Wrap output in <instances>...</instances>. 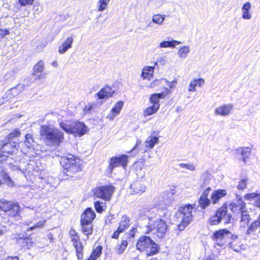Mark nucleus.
<instances>
[{
	"mask_svg": "<svg viewBox=\"0 0 260 260\" xmlns=\"http://www.w3.org/2000/svg\"><path fill=\"white\" fill-rule=\"evenodd\" d=\"M110 0H99L98 2V10L100 11H103L106 10Z\"/></svg>",
	"mask_w": 260,
	"mask_h": 260,
	"instance_id": "nucleus-49",
	"label": "nucleus"
},
{
	"mask_svg": "<svg viewBox=\"0 0 260 260\" xmlns=\"http://www.w3.org/2000/svg\"><path fill=\"white\" fill-rule=\"evenodd\" d=\"M128 156L127 155H121L117 157H112L110 159L109 168L112 171L116 167L122 166L124 168L127 163Z\"/></svg>",
	"mask_w": 260,
	"mask_h": 260,
	"instance_id": "nucleus-10",
	"label": "nucleus"
},
{
	"mask_svg": "<svg viewBox=\"0 0 260 260\" xmlns=\"http://www.w3.org/2000/svg\"><path fill=\"white\" fill-rule=\"evenodd\" d=\"M159 109L158 106L157 105H155V106H152L147 108L144 113V116H150L152 114L155 113L157 110Z\"/></svg>",
	"mask_w": 260,
	"mask_h": 260,
	"instance_id": "nucleus-47",
	"label": "nucleus"
},
{
	"mask_svg": "<svg viewBox=\"0 0 260 260\" xmlns=\"http://www.w3.org/2000/svg\"><path fill=\"white\" fill-rule=\"evenodd\" d=\"M226 195V191L223 189H217L214 191L211 196V202L213 204H217L219 201Z\"/></svg>",
	"mask_w": 260,
	"mask_h": 260,
	"instance_id": "nucleus-23",
	"label": "nucleus"
},
{
	"mask_svg": "<svg viewBox=\"0 0 260 260\" xmlns=\"http://www.w3.org/2000/svg\"><path fill=\"white\" fill-rule=\"evenodd\" d=\"M251 8V4L250 2H246L242 7V17L244 19H250L252 17V14L250 12Z\"/></svg>",
	"mask_w": 260,
	"mask_h": 260,
	"instance_id": "nucleus-27",
	"label": "nucleus"
},
{
	"mask_svg": "<svg viewBox=\"0 0 260 260\" xmlns=\"http://www.w3.org/2000/svg\"><path fill=\"white\" fill-rule=\"evenodd\" d=\"M165 19V16L160 14H155L152 16V21L158 25L162 24L163 22Z\"/></svg>",
	"mask_w": 260,
	"mask_h": 260,
	"instance_id": "nucleus-48",
	"label": "nucleus"
},
{
	"mask_svg": "<svg viewBox=\"0 0 260 260\" xmlns=\"http://www.w3.org/2000/svg\"><path fill=\"white\" fill-rule=\"evenodd\" d=\"M127 246V242L126 240H123L121 244L116 250V253L121 254L124 252Z\"/></svg>",
	"mask_w": 260,
	"mask_h": 260,
	"instance_id": "nucleus-51",
	"label": "nucleus"
},
{
	"mask_svg": "<svg viewBox=\"0 0 260 260\" xmlns=\"http://www.w3.org/2000/svg\"><path fill=\"white\" fill-rule=\"evenodd\" d=\"M149 228L150 232L158 238H163L168 230L167 223L162 218L157 219L153 223H149Z\"/></svg>",
	"mask_w": 260,
	"mask_h": 260,
	"instance_id": "nucleus-6",
	"label": "nucleus"
},
{
	"mask_svg": "<svg viewBox=\"0 0 260 260\" xmlns=\"http://www.w3.org/2000/svg\"><path fill=\"white\" fill-rule=\"evenodd\" d=\"M158 143V138L156 136H150L148 137L145 142V147L152 149L155 144Z\"/></svg>",
	"mask_w": 260,
	"mask_h": 260,
	"instance_id": "nucleus-37",
	"label": "nucleus"
},
{
	"mask_svg": "<svg viewBox=\"0 0 260 260\" xmlns=\"http://www.w3.org/2000/svg\"><path fill=\"white\" fill-rule=\"evenodd\" d=\"M168 214V211L165 205L159 204L158 205V211L157 212V216L158 218H165Z\"/></svg>",
	"mask_w": 260,
	"mask_h": 260,
	"instance_id": "nucleus-43",
	"label": "nucleus"
},
{
	"mask_svg": "<svg viewBox=\"0 0 260 260\" xmlns=\"http://www.w3.org/2000/svg\"><path fill=\"white\" fill-rule=\"evenodd\" d=\"M216 213L221 221H223L225 224L231 222L232 215L231 213H228L226 206H222L219 208Z\"/></svg>",
	"mask_w": 260,
	"mask_h": 260,
	"instance_id": "nucleus-15",
	"label": "nucleus"
},
{
	"mask_svg": "<svg viewBox=\"0 0 260 260\" xmlns=\"http://www.w3.org/2000/svg\"><path fill=\"white\" fill-rule=\"evenodd\" d=\"M10 34L9 30L8 29H1L0 28V41L6 36Z\"/></svg>",
	"mask_w": 260,
	"mask_h": 260,
	"instance_id": "nucleus-56",
	"label": "nucleus"
},
{
	"mask_svg": "<svg viewBox=\"0 0 260 260\" xmlns=\"http://www.w3.org/2000/svg\"><path fill=\"white\" fill-rule=\"evenodd\" d=\"M24 88L25 86L23 84H18L15 87L10 89L7 92V94H12L13 96H15L24 90Z\"/></svg>",
	"mask_w": 260,
	"mask_h": 260,
	"instance_id": "nucleus-39",
	"label": "nucleus"
},
{
	"mask_svg": "<svg viewBox=\"0 0 260 260\" xmlns=\"http://www.w3.org/2000/svg\"><path fill=\"white\" fill-rule=\"evenodd\" d=\"M41 137L50 145L59 146L64 140L63 133L58 128L43 125L40 128Z\"/></svg>",
	"mask_w": 260,
	"mask_h": 260,
	"instance_id": "nucleus-1",
	"label": "nucleus"
},
{
	"mask_svg": "<svg viewBox=\"0 0 260 260\" xmlns=\"http://www.w3.org/2000/svg\"><path fill=\"white\" fill-rule=\"evenodd\" d=\"M60 127L67 133L72 134L73 133V122L66 121V122H60Z\"/></svg>",
	"mask_w": 260,
	"mask_h": 260,
	"instance_id": "nucleus-38",
	"label": "nucleus"
},
{
	"mask_svg": "<svg viewBox=\"0 0 260 260\" xmlns=\"http://www.w3.org/2000/svg\"><path fill=\"white\" fill-rule=\"evenodd\" d=\"M154 67L146 66L145 67L142 71L141 76L145 79H149L152 77L154 72Z\"/></svg>",
	"mask_w": 260,
	"mask_h": 260,
	"instance_id": "nucleus-30",
	"label": "nucleus"
},
{
	"mask_svg": "<svg viewBox=\"0 0 260 260\" xmlns=\"http://www.w3.org/2000/svg\"><path fill=\"white\" fill-rule=\"evenodd\" d=\"M211 190V188L210 187H208L203 191L199 200V206L202 209H205L207 207H209L212 202L211 200H210L208 198V196Z\"/></svg>",
	"mask_w": 260,
	"mask_h": 260,
	"instance_id": "nucleus-12",
	"label": "nucleus"
},
{
	"mask_svg": "<svg viewBox=\"0 0 260 260\" xmlns=\"http://www.w3.org/2000/svg\"><path fill=\"white\" fill-rule=\"evenodd\" d=\"M229 208L234 213H241L240 222L241 227L245 228L248 224L250 217L246 210V204L241 197L237 195L236 201L230 204Z\"/></svg>",
	"mask_w": 260,
	"mask_h": 260,
	"instance_id": "nucleus-2",
	"label": "nucleus"
},
{
	"mask_svg": "<svg viewBox=\"0 0 260 260\" xmlns=\"http://www.w3.org/2000/svg\"><path fill=\"white\" fill-rule=\"evenodd\" d=\"M158 211V205L157 206L151 208L145 209V212L146 213L147 216L149 219L153 218V215H155V217H157V212Z\"/></svg>",
	"mask_w": 260,
	"mask_h": 260,
	"instance_id": "nucleus-44",
	"label": "nucleus"
},
{
	"mask_svg": "<svg viewBox=\"0 0 260 260\" xmlns=\"http://www.w3.org/2000/svg\"><path fill=\"white\" fill-rule=\"evenodd\" d=\"M94 208L98 213H102L106 209V203L105 201H95L94 203Z\"/></svg>",
	"mask_w": 260,
	"mask_h": 260,
	"instance_id": "nucleus-42",
	"label": "nucleus"
},
{
	"mask_svg": "<svg viewBox=\"0 0 260 260\" xmlns=\"http://www.w3.org/2000/svg\"><path fill=\"white\" fill-rule=\"evenodd\" d=\"M60 163L65 171L64 173L68 176L73 177L81 171L80 160L72 154L61 157Z\"/></svg>",
	"mask_w": 260,
	"mask_h": 260,
	"instance_id": "nucleus-3",
	"label": "nucleus"
},
{
	"mask_svg": "<svg viewBox=\"0 0 260 260\" xmlns=\"http://www.w3.org/2000/svg\"><path fill=\"white\" fill-rule=\"evenodd\" d=\"M209 222L211 225H217L221 222V221L219 216H218L217 214L216 213L215 215L212 216L210 218Z\"/></svg>",
	"mask_w": 260,
	"mask_h": 260,
	"instance_id": "nucleus-53",
	"label": "nucleus"
},
{
	"mask_svg": "<svg viewBox=\"0 0 260 260\" xmlns=\"http://www.w3.org/2000/svg\"><path fill=\"white\" fill-rule=\"evenodd\" d=\"M3 184H5L10 187L13 186L14 184V182L11 179L8 173L4 170L0 171V186Z\"/></svg>",
	"mask_w": 260,
	"mask_h": 260,
	"instance_id": "nucleus-22",
	"label": "nucleus"
},
{
	"mask_svg": "<svg viewBox=\"0 0 260 260\" xmlns=\"http://www.w3.org/2000/svg\"><path fill=\"white\" fill-rule=\"evenodd\" d=\"M247 181L248 179L247 178L240 180L237 186V188L241 190L245 189L247 187Z\"/></svg>",
	"mask_w": 260,
	"mask_h": 260,
	"instance_id": "nucleus-52",
	"label": "nucleus"
},
{
	"mask_svg": "<svg viewBox=\"0 0 260 260\" xmlns=\"http://www.w3.org/2000/svg\"><path fill=\"white\" fill-rule=\"evenodd\" d=\"M44 62L42 60H40L34 67V74L38 76V78H41V73H42L44 69Z\"/></svg>",
	"mask_w": 260,
	"mask_h": 260,
	"instance_id": "nucleus-35",
	"label": "nucleus"
},
{
	"mask_svg": "<svg viewBox=\"0 0 260 260\" xmlns=\"http://www.w3.org/2000/svg\"><path fill=\"white\" fill-rule=\"evenodd\" d=\"M102 246H98L92 252L90 257L87 260H95L102 253Z\"/></svg>",
	"mask_w": 260,
	"mask_h": 260,
	"instance_id": "nucleus-45",
	"label": "nucleus"
},
{
	"mask_svg": "<svg viewBox=\"0 0 260 260\" xmlns=\"http://www.w3.org/2000/svg\"><path fill=\"white\" fill-rule=\"evenodd\" d=\"M5 260H19L18 256H8Z\"/></svg>",
	"mask_w": 260,
	"mask_h": 260,
	"instance_id": "nucleus-64",
	"label": "nucleus"
},
{
	"mask_svg": "<svg viewBox=\"0 0 260 260\" xmlns=\"http://www.w3.org/2000/svg\"><path fill=\"white\" fill-rule=\"evenodd\" d=\"M180 44V42L171 40L168 41H164L159 43V48H175L176 45Z\"/></svg>",
	"mask_w": 260,
	"mask_h": 260,
	"instance_id": "nucleus-36",
	"label": "nucleus"
},
{
	"mask_svg": "<svg viewBox=\"0 0 260 260\" xmlns=\"http://www.w3.org/2000/svg\"><path fill=\"white\" fill-rule=\"evenodd\" d=\"M70 237L78 235V233L76 232L74 229H71L70 231Z\"/></svg>",
	"mask_w": 260,
	"mask_h": 260,
	"instance_id": "nucleus-62",
	"label": "nucleus"
},
{
	"mask_svg": "<svg viewBox=\"0 0 260 260\" xmlns=\"http://www.w3.org/2000/svg\"><path fill=\"white\" fill-rule=\"evenodd\" d=\"M121 233H122V232L119 230V229H117V230L114 232L111 237L113 239H117L119 237V234Z\"/></svg>",
	"mask_w": 260,
	"mask_h": 260,
	"instance_id": "nucleus-58",
	"label": "nucleus"
},
{
	"mask_svg": "<svg viewBox=\"0 0 260 260\" xmlns=\"http://www.w3.org/2000/svg\"><path fill=\"white\" fill-rule=\"evenodd\" d=\"M234 106L231 104H223L217 107L214 111V114L222 116H227L233 110Z\"/></svg>",
	"mask_w": 260,
	"mask_h": 260,
	"instance_id": "nucleus-14",
	"label": "nucleus"
},
{
	"mask_svg": "<svg viewBox=\"0 0 260 260\" xmlns=\"http://www.w3.org/2000/svg\"><path fill=\"white\" fill-rule=\"evenodd\" d=\"M25 141L21 143L22 147V151L24 153H27L29 152L28 150L34 149V146L35 145V141L32 135L27 134L25 135Z\"/></svg>",
	"mask_w": 260,
	"mask_h": 260,
	"instance_id": "nucleus-13",
	"label": "nucleus"
},
{
	"mask_svg": "<svg viewBox=\"0 0 260 260\" xmlns=\"http://www.w3.org/2000/svg\"><path fill=\"white\" fill-rule=\"evenodd\" d=\"M6 161V158L2 154H0V167Z\"/></svg>",
	"mask_w": 260,
	"mask_h": 260,
	"instance_id": "nucleus-60",
	"label": "nucleus"
},
{
	"mask_svg": "<svg viewBox=\"0 0 260 260\" xmlns=\"http://www.w3.org/2000/svg\"><path fill=\"white\" fill-rule=\"evenodd\" d=\"M19 144L15 141H10L4 144L1 147V151L4 157H8V155L15 153L17 151Z\"/></svg>",
	"mask_w": 260,
	"mask_h": 260,
	"instance_id": "nucleus-11",
	"label": "nucleus"
},
{
	"mask_svg": "<svg viewBox=\"0 0 260 260\" xmlns=\"http://www.w3.org/2000/svg\"><path fill=\"white\" fill-rule=\"evenodd\" d=\"M244 199L248 201L254 200V206L260 208V193L252 192L247 193L244 196Z\"/></svg>",
	"mask_w": 260,
	"mask_h": 260,
	"instance_id": "nucleus-26",
	"label": "nucleus"
},
{
	"mask_svg": "<svg viewBox=\"0 0 260 260\" xmlns=\"http://www.w3.org/2000/svg\"><path fill=\"white\" fill-rule=\"evenodd\" d=\"M233 234L226 229H220L214 233L212 239L215 243L220 246H223L229 243Z\"/></svg>",
	"mask_w": 260,
	"mask_h": 260,
	"instance_id": "nucleus-7",
	"label": "nucleus"
},
{
	"mask_svg": "<svg viewBox=\"0 0 260 260\" xmlns=\"http://www.w3.org/2000/svg\"><path fill=\"white\" fill-rule=\"evenodd\" d=\"M205 81L202 78L196 79L190 81L188 87L189 91H196V87L199 86L201 87L204 84Z\"/></svg>",
	"mask_w": 260,
	"mask_h": 260,
	"instance_id": "nucleus-31",
	"label": "nucleus"
},
{
	"mask_svg": "<svg viewBox=\"0 0 260 260\" xmlns=\"http://www.w3.org/2000/svg\"><path fill=\"white\" fill-rule=\"evenodd\" d=\"M73 42L74 38L73 37L70 36L68 37L67 39L59 47V53L60 54H63L66 52L69 49L72 48Z\"/></svg>",
	"mask_w": 260,
	"mask_h": 260,
	"instance_id": "nucleus-21",
	"label": "nucleus"
},
{
	"mask_svg": "<svg viewBox=\"0 0 260 260\" xmlns=\"http://www.w3.org/2000/svg\"><path fill=\"white\" fill-rule=\"evenodd\" d=\"M203 260H215V259L213 255H210L206 256Z\"/></svg>",
	"mask_w": 260,
	"mask_h": 260,
	"instance_id": "nucleus-63",
	"label": "nucleus"
},
{
	"mask_svg": "<svg viewBox=\"0 0 260 260\" xmlns=\"http://www.w3.org/2000/svg\"><path fill=\"white\" fill-rule=\"evenodd\" d=\"M136 247L138 250L146 251L147 255H151L158 251V245L149 236H143L139 239Z\"/></svg>",
	"mask_w": 260,
	"mask_h": 260,
	"instance_id": "nucleus-5",
	"label": "nucleus"
},
{
	"mask_svg": "<svg viewBox=\"0 0 260 260\" xmlns=\"http://www.w3.org/2000/svg\"><path fill=\"white\" fill-rule=\"evenodd\" d=\"M189 51V47L188 46H184L180 48L177 54L180 58H185Z\"/></svg>",
	"mask_w": 260,
	"mask_h": 260,
	"instance_id": "nucleus-46",
	"label": "nucleus"
},
{
	"mask_svg": "<svg viewBox=\"0 0 260 260\" xmlns=\"http://www.w3.org/2000/svg\"><path fill=\"white\" fill-rule=\"evenodd\" d=\"M7 232V228L6 226H3L2 229H0V236L5 234Z\"/></svg>",
	"mask_w": 260,
	"mask_h": 260,
	"instance_id": "nucleus-61",
	"label": "nucleus"
},
{
	"mask_svg": "<svg viewBox=\"0 0 260 260\" xmlns=\"http://www.w3.org/2000/svg\"><path fill=\"white\" fill-rule=\"evenodd\" d=\"M166 94L165 92H161L159 93H153L152 94L149 99L151 103L153 104V106L157 105L158 108H159V99H163L165 98Z\"/></svg>",
	"mask_w": 260,
	"mask_h": 260,
	"instance_id": "nucleus-28",
	"label": "nucleus"
},
{
	"mask_svg": "<svg viewBox=\"0 0 260 260\" xmlns=\"http://www.w3.org/2000/svg\"><path fill=\"white\" fill-rule=\"evenodd\" d=\"M193 208L192 205L188 204L180 207L176 214V217L180 222L178 224V229L182 231L191 222L193 215Z\"/></svg>",
	"mask_w": 260,
	"mask_h": 260,
	"instance_id": "nucleus-4",
	"label": "nucleus"
},
{
	"mask_svg": "<svg viewBox=\"0 0 260 260\" xmlns=\"http://www.w3.org/2000/svg\"><path fill=\"white\" fill-rule=\"evenodd\" d=\"M71 241L73 242V244L75 247L76 252L79 253L82 252L83 246L81 243L79 235L70 237Z\"/></svg>",
	"mask_w": 260,
	"mask_h": 260,
	"instance_id": "nucleus-29",
	"label": "nucleus"
},
{
	"mask_svg": "<svg viewBox=\"0 0 260 260\" xmlns=\"http://www.w3.org/2000/svg\"><path fill=\"white\" fill-rule=\"evenodd\" d=\"M34 0H18V3L22 6H25L26 5H31Z\"/></svg>",
	"mask_w": 260,
	"mask_h": 260,
	"instance_id": "nucleus-57",
	"label": "nucleus"
},
{
	"mask_svg": "<svg viewBox=\"0 0 260 260\" xmlns=\"http://www.w3.org/2000/svg\"><path fill=\"white\" fill-rule=\"evenodd\" d=\"M165 82L166 84L168 85L170 88H174L176 86L177 81L174 80L172 81H169L166 80V79H161V80H155L153 83H151L150 85V87H154L155 85H158L160 83H162V82Z\"/></svg>",
	"mask_w": 260,
	"mask_h": 260,
	"instance_id": "nucleus-33",
	"label": "nucleus"
},
{
	"mask_svg": "<svg viewBox=\"0 0 260 260\" xmlns=\"http://www.w3.org/2000/svg\"><path fill=\"white\" fill-rule=\"evenodd\" d=\"M231 239H232V241H229L228 244L234 251L240 252L242 250L245 249V246L244 245L239 243L237 236L233 235V237H232Z\"/></svg>",
	"mask_w": 260,
	"mask_h": 260,
	"instance_id": "nucleus-19",
	"label": "nucleus"
},
{
	"mask_svg": "<svg viewBox=\"0 0 260 260\" xmlns=\"http://www.w3.org/2000/svg\"><path fill=\"white\" fill-rule=\"evenodd\" d=\"M45 220L40 221L39 222L36 223L35 226L31 227L30 229L32 230L35 228H40V227L42 226L45 224Z\"/></svg>",
	"mask_w": 260,
	"mask_h": 260,
	"instance_id": "nucleus-59",
	"label": "nucleus"
},
{
	"mask_svg": "<svg viewBox=\"0 0 260 260\" xmlns=\"http://www.w3.org/2000/svg\"><path fill=\"white\" fill-rule=\"evenodd\" d=\"M87 131V127L84 123L81 122H73V133L76 136H82Z\"/></svg>",
	"mask_w": 260,
	"mask_h": 260,
	"instance_id": "nucleus-16",
	"label": "nucleus"
},
{
	"mask_svg": "<svg viewBox=\"0 0 260 260\" xmlns=\"http://www.w3.org/2000/svg\"><path fill=\"white\" fill-rule=\"evenodd\" d=\"M234 154L237 157L239 155L241 156L242 160L246 163V158L248 157L251 153V150L249 147H240L234 150Z\"/></svg>",
	"mask_w": 260,
	"mask_h": 260,
	"instance_id": "nucleus-18",
	"label": "nucleus"
},
{
	"mask_svg": "<svg viewBox=\"0 0 260 260\" xmlns=\"http://www.w3.org/2000/svg\"><path fill=\"white\" fill-rule=\"evenodd\" d=\"M17 243L21 247L29 249L31 246V240L28 237L16 238Z\"/></svg>",
	"mask_w": 260,
	"mask_h": 260,
	"instance_id": "nucleus-32",
	"label": "nucleus"
},
{
	"mask_svg": "<svg viewBox=\"0 0 260 260\" xmlns=\"http://www.w3.org/2000/svg\"><path fill=\"white\" fill-rule=\"evenodd\" d=\"M81 224L82 226V232L83 234L88 236V235L92 233L93 228L91 223L81 222ZM88 238V237H87V238Z\"/></svg>",
	"mask_w": 260,
	"mask_h": 260,
	"instance_id": "nucleus-40",
	"label": "nucleus"
},
{
	"mask_svg": "<svg viewBox=\"0 0 260 260\" xmlns=\"http://www.w3.org/2000/svg\"><path fill=\"white\" fill-rule=\"evenodd\" d=\"M124 103L122 101L117 102L111 111V113L107 116V118L113 120L115 116L119 115L123 108Z\"/></svg>",
	"mask_w": 260,
	"mask_h": 260,
	"instance_id": "nucleus-20",
	"label": "nucleus"
},
{
	"mask_svg": "<svg viewBox=\"0 0 260 260\" xmlns=\"http://www.w3.org/2000/svg\"><path fill=\"white\" fill-rule=\"evenodd\" d=\"M114 91L110 87L107 86L96 94L99 99H105L112 96Z\"/></svg>",
	"mask_w": 260,
	"mask_h": 260,
	"instance_id": "nucleus-25",
	"label": "nucleus"
},
{
	"mask_svg": "<svg viewBox=\"0 0 260 260\" xmlns=\"http://www.w3.org/2000/svg\"><path fill=\"white\" fill-rule=\"evenodd\" d=\"M131 188L133 194L142 193L145 192L146 186L141 182L137 181L131 184Z\"/></svg>",
	"mask_w": 260,
	"mask_h": 260,
	"instance_id": "nucleus-24",
	"label": "nucleus"
},
{
	"mask_svg": "<svg viewBox=\"0 0 260 260\" xmlns=\"http://www.w3.org/2000/svg\"><path fill=\"white\" fill-rule=\"evenodd\" d=\"M260 226V215L258 217V219L255 220L254 222L251 223V224L249 226L247 231V235H251L253 232L255 231V230Z\"/></svg>",
	"mask_w": 260,
	"mask_h": 260,
	"instance_id": "nucleus-41",
	"label": "nucleus"
},
{
	"mask_svg": "<svg viewBox=\"0 0 260 260\" xmlns=\"http://www.w3.org/2000/svg\"><path fill=\"white\" fill-rule=\"evenodd\" d=\"M130 220L128 217L126 215H124L122 217L121 219L119 222V225L118 229L121 231L123 232L129 226Z\"/></svg>",
	"mask_w": 260,
	"mask_h": 260,
	"instance_id": "nucleus-34",
	"label": "nucleus"
},
{
	"mask_svg": "<svg viewBox=\"0 0 260 260\" xmlns=\"http://www.w3.org/2000/svg\"><path fill=\"white\" fill-rule=\"evenodd\" d=\"M157 61L159 62V64L161 65V66H164L167 62V57L164 54H161L158 57Z\"/></svg>",
	"mask_w": 260,
	"mask_h": 260,
	"instance_id": "nucleus-55",
	"label": "nucleus"
},
{
	"mask_svg": "<svg viewBox=\"0 0 260 260\" xmlns=\"http://www.w3.org/2000/svg\"><path fill=\"white\" fill-rule=\"evenodd\" d=\"M0 210L6 212L9 217H15L19 216L20 207L17 204L2 199L0 200Z\"/></svg>",
	"mask_w": 260,
	"mask_h": 260,
	"instance_id": "nucleus-8",
	"label": "nucleus"
},
{
	"mask_svg": "<svg viewBox=\"0 0 260 260\" xmlns=\"http://www.w3.org/2000/svg\"><path fill=\"white\" fill-rule=\"evenodd\" d=\"M95 217V213L90 208H88L81 216V222L92 223Z\"/></svg>",
	"mask_w": 260,
	"mask_h": 260,
	"instance_id": "nucleus-17",
	"label": "nucleus"
},
{
	"mask_svg": "<svg viewBox=\"0 0 260 260\" xmlns=\"http://www.w3.org/2000/svg\"><path fill=\"white\" fill-rule=\"evenodd\" d=\"M179 166L182 168H186V169L191 171H194L196 169L195 166L192 164H184L182 163Z\"/></svg>",
	"mask_w": 260,
	"mask_h": 260,
	"instance_id": "nucleus-54",
	"label": "nucleus"
},
{
	"mask_svg": "<svg viewBox=\"0 0 260 260\" xmlns=\"http://www.w3.org/2000/svg\"><path fill=\"white\" fill-rule=\"evenodd\" d=\"M21 133L20 131L17 129H14L11 134L8 136V139L10 141L14 140L15 139L18 138L20 135Z\"/></svg>",
	"mask_w": 260,
	"mask_h": 260,
	"instance_id": "nucleus-50",
	"label": "nucleus"
},
{
	"mask_svg": "<svg viewBox=\"0 0 260 260\" xmlns=\"http://www.w3.org/2000/svg\"><path fill=\"white\" fill-rule=\"evenodd\" d=\"M114 187L112 186H105L96 187L93 189V194L94 197L102 199L106 201H109L114 192Z\"/></svg>",
	"mask_w": 260,
	"mask_h": 260,
	"instance_id": "nucleus-9",
	"label": "nucleus"
}]
</instances>
